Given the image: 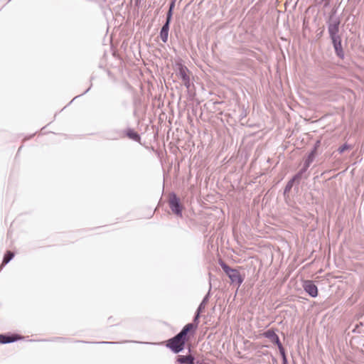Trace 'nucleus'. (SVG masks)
<instances>
[{
	"label": "nucleus",
	"mask_w": 364,
	"mask_h": 364,
	"mask_svg": "<svg viewBox=\"0 0 364 364\" xmlns=\"http://www.w3.org/2000/svg\"><path fill=\"white\" fill-rule=\"evenodd\" d=\"M341 18L336 15V11L330 14L326 21L329 38L331 40L335 53L341 59H343L345 53L342 46V38L339 34Z\"/></svg>",
	"instance_id": "1"
},
{
	"label": "nucleus",
	"mask_w": 364,
	"mask_h": 364,
	"mask_svg": "<svg viewBox=\"0 0 364 364\" xmlns=\"http://www.w3.org/2000/svg\"><path fill=\"white\" fill-rule=\"evenodd\" d=\"M188 327L186 329L182 328L178 333L167 341L166 346L174 353L181 352L184 348L186 342L188 340Z\"/></svg>",
	"instance_id": "2"
},
{
	"label": "nucleus",
	"mask_w": 364,
	"mask_h": 364,
	"mask_svg": "<svg viewBox=\"0 0 364 364\" xmlns=\"http://www.w3.org/2000/svg\"><path fill=\"white\" fill-rule=\"evenodd\" d=\"M220 265L222 267L224 272L230 279L231 283L237 284L238 287L243 282V277L241 276L240 272L236 269H232L229 267L226 263L223 261L220 260Z\"/></svg>",
	"instance_id": "3"
},
{
	"label": "nucleus",
	"mask_w": 364,
	"mask_h": 364,
	"mask_svg": "<svg viewBox=\"0 0 364 364\" xmlns=\"http://www.w3.org/2000/svg\"><path fill=\"white\" fill-rule=\"evenodd\" d=\"M168 203L171 211L176 215L182 217L183 205L179 198L174 192L169 193Z\"/></svg>",
	"instance_id": "4"
},
{
	"label": "nucleus",
	"mask_w": 364,
	"mask_h": 364,
	"mask_svg": "<svg viewBox=\"0 0 364 364\" xmlns=\"http://www.w3.org/2000/svg\"><path fill=\"white\" fill-rule=\"evenodd\" d=\"M303 288L310 296L315 298L318 296V287L312 280L304 281Z\"/></svg>",
	"instance_id": "5"
},
{
	"label": "nucleus",
	"mask_w": 364,
	"mask_h": 364,
	"mask_svg": "<svg viewBox=\"0 0 364 364\" xmlns=\"http://www.w3.org/2000/svg\"><path fill=\"white\" fill-rule=\"evenodd\" d=\"M201 312L202 311H198V310L197 309L193 316V322L185 325L183 328L186 329L188 327V333H191L192 334H193L195 331L198 328Z\"/></svg>",
	"instance_id": "6"
},
{
	"label": "nucleus",
	"mask_w": 364,
	"mask_h": 364,
	"mask_svg": "<svg viewBox=\"0 0 364 364\" xmlns=\"http://www.w3.org/2000/svg\"><path fill=\"white\" fill-rule=\"evenodd\" d=\"M21 338L22 337L18 334H0V343H11Z\"/></svg>",
	"instance_id": "7"
},
{
	"label": "nucleus",
	"mask_w": 364,
	"mask_h": 364,
	"mask_svg": "<svg viewBox=\"0 0 364 364\" xmlns=\"http://www.w3.org/2000/svg\"><path fill=\"white\" fill-rule=\"evenodd\" d=\"M262 335L264 338L269 339V341L272 343H274L277 346L279 345V343H281L279 338L278 335L275 333L274 329H272V328L268 329L266 331H264Z\"/></svg>",
	"instance_id": "8"
},
{
	"label": "nucleus",
	"mask_w": 364,
	"mask_h": 364,
	"mask_svg": "<svg viewBox=\"0 0 364 364\" xmlns=\"http://www.w3.org/2000/svg\"><path fill=\"white\" fill-rule=\"evenodd\" d=\"M308 168L303 166L302 168L292 177L293 181H296L297 184L299 183L301 178L306 179L309 177V173H306Z\"/></svg>",
	"instance_id": "9"
},
{
	"label": "nucleus",
	"mask_w": 364,
	"mask_h": 364,
	"mask_svg": "<svg viewBox=\"0 0 364 364\" xmlns=\"http://www.w3.org/2000/svg\"><path fill=\"white\" fill-rule=\"evenodd\" d=\"M123 137V131L119 129H114L107 132L106 139L108 140H118Z\"/></svg>",
	"instance_id": "10"
},
{
	"label": "nucleus",
	"mask_w": 364,
	"mask_h": 364,
	"mask_svg": "<svg viewBox=\"0 0 364 364\" xmlns=\"http://www.w3.org/2000/svg\"><path fill=\"white\" fill-rule=\"evenodd\" d=\"M170 23L168 22H164L163 24L161 31H160V38L163 43H166L168 38V31H169Z\"/></svg>",
	"instance_id": "11"
},
{
	"label": "nucleus",
	"mask_w": 364,
	"mask_h": 364,
	"mask_svg": "<svg viewBox=\"0 0 364 364\" xmlns=\"http://www.w3.org/2000/svg\"><path fill=\"white\" fill-rule=\"evenodd\" d=\"M316 147L312 148L311 151L308 154L306 157L304 159L303 166L307 167L308 168L311 166V163L314 161L316 156Z\"/></svg>",
	"instance_id": "12"
},
{
	"label": "nucleus",
	"mask_w": 364,
	"mask_h": 364,
	"mask_svg": "<svg viewBox=\"0 0 364 364\" xmlns=\"http://www.w3.org/2000/svg\"><path fill=\"white\" fill-rule=\"evenodd\" d=\"M123 133H124V136H127L128 138L134 140V141L139 142L141 140L140 135L136 132H135L133 129L128 128L126 130H124L123 132Z\"/></svg>",
	"instance_id": "13"
},
{
	"label": "nucleus",
	"mask_w": 364,
	"mask_h": 364,
	"mask_svg": "<svg viewBox=\"0 0 364 364\" xmlns=\"http://www.w3.org/2000/svg\"><path fill=\"white\" fill-rule=\"evenodd\" d=\"M178 75L182 80V81L189 78L188 75V69L187 67L181 63L178 65Z\"/></svg>",
	"instance_id": "14"
},
{
	"label": "nucleus",
	"mask_w": 364,
	"mask_h": 364,
	"mask_svg": "<svg viewBox=\"0 0 364 364\" xmlns=\"http://www.w3.org/2000/svg\"><path fill=\"white\" fill-rule=\"evenodd\" d=\"M195 358L192 355H183L177 357V362L181 364H194Z\"/></svg>",
	"instance_id": "15"
},
{
	"label": "nucleus",
	"mask_w": 364,
	"mask_h": 364,
	"mask_svg": "<svg viewBox=\"0 0 364 364\" xmlns=\"http://www.w3.org/2000/svg\"><path fill=\"white\" fill-rule=\"evenodd\" d=\"M211 284L210 283V288H209V290L208 291V293L205 294V296L203 297L202 301L200 302V304H199L198 307V311H203L205 309V306L209 301V299L210 297V291H211Z\"/></svg>",
	"instance_id": "16"
},
{
	"label": "nucleus",
	"mask_w": 364,
	"mask_h": 364,
	"mask_svg": "<svg viewBox=\"0 0 364 364\" xmlns=\"http://www.w3.org/2000/svg\"><path fill=\"white\" fill-rule=\"evenodd\" d=\"M14 257V253L11 251H6L5 253L1 264L0 265V271L3 269L4 266L7 264Z\"/></svg>",
	"instance_id": "17"
},
{
	"label": "nucleus",
	"mask_w": 364,
	"mask_h": 364,
	"mask_svg": "<svg viewBox=\"0 0 364 364\" xmlns=\"http://www.w3.org/2000/svg\"><path fill=\"white\" fill-rule=\"evenodd\" d=\"M294 183H296V181H293L292 178L287 182V183L284 188V194L287 193H289L291 191Z\"/></svg>",
	"instance_id": "18"
},
{
	"label": "nucleus",
	"mask_w": 364,
	"mask_h": 364,
	"mask_svg": "<svg viewBox=\"0 0 364 364\" xmlns=\"http://www.w3.org/2000/svg\"><path fill=\"white\" fill-rule=\"evenodd\" d=\"M351 149V146H350L349 144H343L342 146H341L338 149V151L340 153V154H342L343 152H344L346 150H348V149Z\"/></svg>",
	"instance_id": "19"
},
{
	"label": "nucleus",
	"mask_w": 364,
	"mask_h": 364,
	"mask_svg": "<svg viewBox=\"0 0 364 364\" xmlns=\"http://www.w3.org/2000/svg\"><path fill=\"white\" fill-rule=\"evenodd\" d=\"M277 347H278V349H279V353H280L282 358L287 357L285 350H284L282 343H279V345H277Z\"/></svg>",
	"instance_id": "20"
},
{
	"label": "nucleus",
	"mask_w": 364,
	"mask_h": 364,
	"mask_svg": "<svg viewBox=\"0 0 364 364\" xmlns=\"http://www.w3.org/2000/svg\"><path fill=\"white\" fill-rule=\"evenodd\" d=\"M172 16H173V11L168 10V11L166 13L165 22H168V23H171V19H172Z\"/></svg>",
	"instance_id": "21"
},
{
	"label": "nucleus",
	"mask_w": 364,
	"mask_h": 364,
	"mask_svg": "<svg viewBox=\"0 0 364 364\" xmlns=\"http://www.w3.org/2000/svg\"><path fill=\"white\" fill-rule=\"evenodd\" d=\"M183 85L187 89L190 88L191 83H190V77L183 81Z\"/></svg>",
	"instance_id": "22"
},
{
	"label": "nucleus",
	"mask_w": 364,
	"mask_h": 364,
	"mask_svg": "<svg viewBox=\"0 0 364 364\" xmlns=\"http://www.w3.org/2000/svg\"><path fill=\"white\" fill-rule=\"evenodd\" d=\"M175 0H172L171 2L169 4V9L168 10L173 11L174 6H175Z\"/></svg>",
	"instance_id": "23"
},
{
	"label": "nucleus",
	"mask_w": 364,
	"mask_h": 364,
	"mask_svg": "<svg viewBox=\"0 0 364 364\" xmlns=\"http://www.w3.org/2000/svg\"><path fill=\"white\" fill-rule=\"evenodd\" d=\"M97 343H101V344H117V342H109V341H102V342H97Z\"/></svg>",
	"instance_id": "24"
},
{
	"label": "nucleus",
	"mask_w": 364,
	"mask_h": 364,
	"mask_svg": "<svg viewBox=\"0 0 364 364\" xmlns=\"http://www.w3.org/2000/svg\"><path fill=\"white\" fill-rule=\"evenodd\" d=\"M282 364H288V361H287V357L282 358Z\"/></svg>",
	"instance_id": "25"
},
{
	"label": "nucleus",
	"mask_w": 364,
	"mask_h": 364,
	"mask_svg": "<svg viewBox=\"0 0 364 364\" xmlns=\"http://www.w3.org/2000/svg\"><path fill=\"white\" fill-rule=\"evenodd\" d=\"M319 144H320V141H317L316 143L314 144V147L313 148H316V151L318 150V148L319 146Z\"/></svg>",
	"instance_id": "26"
},
{
	"label": "nucleus",
	"mask_w": 364,
	"mask_h": 364,
	"mask_svg": "<svg viewBox=\"0 0 364 364\" xmlns=\"http://www.w3.org/2000/svg\"><path fill=\"white\" fill-rule=\"evenodd\" d=\"M90 87H89L88 89H87V90L83 92V94L87 93V92L90 90Z\"/></svg>",
	"instance_id": "27"
},
{
	"label": "nucleus",
	"mask_w": 364,
	"mask_h": 364,
	"mask_svg": "<svg viewBox=\"0 0 364 364\" xmlns=\"http://www.w3.org/2000/svg\"><path fill=\"white\" fill-rule=\"evenodd\" d=\"M82 95H84V94L82 93V94L78 95V97L82 96Z\"/></svg>",
	"instance_id": "28"
},
{
	"label": "nucleus",
	"mask_w": 364,
	"mask_h": 364,
	"mask_svg": "<svg viewBox=\"0 0 364 364\" xmlns=\"http://www.w3.org/2000/svg\"><path fill=\"white\" fill-rule=\"evenodd\" d=\"M82 95H84V94L82 93V94L78 95V97L82 96Z\"/></svg>",
	"instance_id": "29"
}]
</instances>
